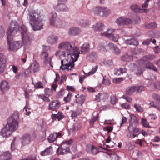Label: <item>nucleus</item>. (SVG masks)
I'll return each mask as SVG.
<instances>
[{
  "label": "nucleus",
  "mask_w": 160,
  "mask_h": 160,
  "mask_svg": "<svg viewBox=\"0 0 160 160\" xmlns=\"http://www.w3.org/2000/svg\"><path fill=\"white\" fill-rule=\"evenodd\" d=\"M85 96L82 95L77 98V102L80 104H82L85 101Z\"/></svg>",
  "instance_id": "e433bc0d"
},
{
  "label": "nucleus",
  "mask_w": 160,
  "mask_h": 160,
  "mask_svg": "<svg viewBox=\"0 0 160 160\" xmlns=\"http://www.w3.org/2000/svg\"><path fill=\"white\" fill-rule=\"evenodd\" d=\"M58 37L56 35H51L48 37L47 42L51 44H53L57 43L58 41Z\"/></svg>",
  "instance_id": "6ab92c4d"
},
{
  "label": "nucleus",
  "mask_w": 160,
  "mask_h": 160,
  "mask_svg": "<svg viewBox=\"0 0 160 160\" xmlns=\"http://www.w3.org/2000/svg\"><path fill=\"white\" fill-rule=\"evenodd\" d=\"M121 98L125 99L127 102L129 103L131 102L132 101V98H131L125 95L122 96Z\"/></svg>",
  "instance_id": "bf43d9fd"
},
{
  "label": "nucleus",
  "mask_w": 160,
  "mask_h": 160,
  "mask_svg": "<svg viewBox=\"0 0 160 160\" xmlns=\"http://www.w3.org/2000/svg\"><path fill=\"white\" fill-rule=\"evenodd\" d=\"M39 68L38 63L36 61H34L31 64L27 70L30 73H35L39 71Z\"/></svg>",
  "instance_id": "0eeeda50"
},
{
  "label": "nucleus",
  "mask_w": 160,
  "mask_h": 160,
  "mask_svg": "<svg viewBox=\"0 0 160 160\" xmlns=\"http://www.w3.org/2000/svg\"><path fill=\"white\" fill-rule=\"evenodd\" d=\"M114 31V30L113 29H109L106 32H105L102 33V36H105L109 38L113 34L112 33Z\"/></svg>",
  "instance_id": "2f4dec72"
},
{
  "label": "nucleus",
  "mask_w": 160,
  "mask_h": 160,
  "mask_svg": "<svg viewBox=\"0 0 160 160\" xmlns=\"http://www.w3.org/2000/svg\"><path fill=\"white\" fill-rule=\"evenodd\" d=\"M98 68V66H96L92 68V70L91 71L88 72V73H84L86 75H87V76H89L90 75H91L94 74L96 72Z\"/></svg>",
  "instance_id": "ea45409f"
},
{
  "label": "nucleus",
  "mask_w": 160,
  "mask_h": 160,
  "mask_svg": "<svg viewBox=\"0 0 160 160\" xmlns=\"http://www.w3.org/2000/svg\"><path fill=\"white\" fill-rule=\"evenodd\" d=\"M102 10V7H97L93 9V12L95 14L101 17L103 16Z\"/></svg>",
  "instance_id": "a878e982"
},
{
  "label": "nucleus",
  "mask_w": 160,
  "mask_h": 160,
  "mask_svg": "<svg viewBox=\"0 0 160 160\" xmlns=\"http://www.w3.org/2000/svg\"><path fill=\"white\" fill-rule=\"evenodd\" d=\"M119 36L117 34H113L109 39L112 40L114 41L115 42H117L118 41Z\"/></svg>",
  "instance_id": "680f3d73"
},
{
  "label": "nucleus",
  "mask_w": 160,
  "mask_h": 160,
  "mask_svg": "<svg viewBox=\"0 0 160 160\" xmlns=\"http://www.w3.org/2000/svg\"><path fill=\"white\" fill-rule=\"evenodd\" d=\"M156 24L155 23H151L145 25L146 28L148 29L154 28H156Z\"/></svg>",
  "instance_id": "6e6d98bb"
},
{
  "label": "nucleus",
  "mask_w": 160,
  "mask_h": 160,
  "mask_svg": "<svg viewBox=\"0 0 160 160\" xmlns=\"http://www.w3.org/2000/svg\"><path fill=\"white\" fill-rule=\"evenodd\" d=\"M116 46L112 43H109L107 46V48L110 49H114Z\"/></svg>",
  "instance_id": "338daca9"
},
{
  "label": "nucleus",
  "mask_w": 160,
  "mask_h": 160,
  "mask_svg": "<svg viewBox=\"0 0 160 160\" xmlns=\"http://www.w3.org/2000/svg\"><path fill=\"white\" fill-rule=\"evenodd\" d=\"M96 98L94 99L95 101L98 102L101 101H104L108 98V96L106 93H98V94L96 95Z\"/></svg>",
  "instance_id": "2eb2a0df"
},
{
  "label": "nucleus",
  "mask_w": 160,
  "mask_h": 160,
  "mask_svg": "<svg viewBox=\"0 0 160 160\" xmlns=\"http://www.w3.org/2000/svg\"><path fill=\"white\" fill-rule=\"evenodd\" d=\"M145 68L147 69H152L155 71H157V68L150 62H148L146 63L145 66Z\"/></svg>",
  "instance_id": "c756f323"
},
{
  "label": "nucleus",
  "mask_w": 160,
  "mask_h": 160,
  "mask_svg": "<svg viewBox=\"0 0 160 160\" xmlns=\"http://www.w3.org/2000/svg\"><path fill=\"white\" fill-rule=\"evenodd\" d=\"M40 57L45 63H49L52 67H53L51 63L52 58L51 57H48V52L44 51L41 52Z\"/></svg>",
  "instance_id": "423d86ee"
},
{
  "label": "nucleus",
  "mask_w": 160,
  "mask_h": 160,
  "mask_svg": "<svg viewBox=\"0 0 160 160\" xmlns=\"http://www.w3.org/2000/svg\"><path fill=\"white\" fill-rule=\"evenodd\" d=\"M89 45L88 43H85L81 47V51L83 53H85L89 51Z\"/></svg>",
  "instance_id": "7c9ffc66"
},
{
  "label": "nucleus",
  "mask_w": 160,
  "mask_h": 160,
  "mask_svg": "<svg viewBox=\"0 0 160 160\" xmlns=\"http://www.w3.org/2000/svg\"><path fill=\"white\" fill-rule=\"evenodd\" d=\"M36 88H43V84L41 82H39L35 84H33Z\"/></svg>",
  "instance_id": "5fc2aeb1"
},
{
  "label": "nucleus",
  "mask_w": 160,
  "mask_h": 160,
  "mask_svg": "<svg viewBox=\"0 0 160 160\" xmlns=\"http://www.w3.org/2000/svg\"><path fill=\"white\" fill-rule=\"evenodd\" d=\"M80 128V126L78 124H75L73 125L72 130L74 131H76L79 129Z\"/></svg>",
  "instance_id": "774afa93"
},
{
  "label": "nucleus",
  "mask_w": 160,
  "mask_h": 160,
  "mask_svg": "<svg viewBox=\"0 0 160 160\" xmlns=\"http://www.w3.org/2000/svg\"><path fill=\"white\" fill-rule=\"evenodd\" d=\"M80 29L76 27H72L71 28L69 31V34L71 36L76 35L80 32Z\"/></svg>",
  "instance_id": "4be33fe9"
},
{
  "label": "nucleus",
  "mask_w": 160,
  "mask_h": 160,
  "mask_svg": "<svg viewBox=\"0 0 160 160\" xmlns=\"http://www.w3.org/2000/svg\"><path fill=\"white\" fill-rule=\"evenodd\" d=\"M104 27V25L101 23H98L93 26V29L95 31H102Z\"/></svg>",
  "instance_id": "393cba45"
},
{
  "label": "nucleus",
  "mask_w": 160,
  "mask_h": 160,
  "mask_svg": "<svg viewBox=\"0 0 160 160\" xmlns=\"http://www.w3.org/2000/svg\"><path fill=\"white\" fill-rule=\"evenodd\" d=\"M134 106L137 111L140 112H142L143 111V108L139 104H135L134 105Z\"/></svg>",
  "instance_id": "864d4df0"
},
{
  "label": "nucleus",
  "mask_w": 160,
  "mask_h": 160,
  "mask_svg": "<svg viewBox=\"0 0 160 160\" xmlns=\"http://www.w3.org/2000/svg\"><path fill=\"white\" fill-rule=\"evenodd\" d=\"M86 150L88 153L94 155L96 154L99 152L96 147L90 144L87 145Z\"/></svg>",
  "instance_id": "4468645a"
},
{
  "label": "nucleus",
  "mask_w": 160,
  "mask_h": 160,
  "mask_svg": "<svg viewBox=\"0 0 160 160\" xmlns=\"http://www.w3.org/2000/svg\"><path fill=\"white\" fill-rule=\"evenodd\" d=\"M132 21L129 18H124V25H128L132 23Z\"/></svg>",
  "instance_id": "052dcab7"
},
{
  "label": "nucleus",
  "mask_w": 160,
  "mask_h": 160,
  "mask_svg": "<svg viewBox=\"0 0 160 160\" xmlns=\"http://www.w3.org/2000/svg\"><path fill=\"white\" fill-rule=\"evenodd\" d=\"M124 18L120 17L116 20V22L119 25H124Z\"/></svg>",
  "instance_id": "a19ab883"
},
{
  "label": "nucleus",
  "mask_w": 160,
  "mask_h": 160,
  "mask_svg": "<svg viewBox=\"0 0 160 160\" xmlns=\"http://www.w3.org/2000/svg\"><path fill=\"white\" fill-rule=\"evenodd\" d=\"M19 29V26L17 24L14 22H12L10 26L8 31L9 32H11L12 34H16Z\"/></svg>",
  "instance_id": "f8f14e48"
},
{
  "label": "nucleus",
  "mask_w": 160,
  "mask_h": 160,
  "mask_svg": "<svg viewBox=\"0 0 160 160\" xmlns=\"http://www.w3.org/2000/svg\"><path fill=\"white\" fill-rule=\"evenodd\" d=\"M130 8L134 12H137L138 11L139 8L137 5H132L130 7Z\"/></svg>",
  "instance_id": "e2e57ef3"
},
{
  "label": "nucleus",
  "mask_w": 160,
  "mask_h": 160,
  "mask_svg": "<svg viewBox=\"0 0 160 160\" xmlns=\"http://www.w3.org/2000/svg\"><path fill=\"white\" fill-rule=\"evenodd\" d=\"M160 86V83L158 82H154L151 84V86L154 87L155 89L158 88V87Z\"/></svg>",
  "instance_id": "69168bd1"
},
{
  "label": "nucleus",
  "mask_w": 160,
  "mask_h": 160,
  "mask_svg": "<svg viewBox=\"0 0 160 160\" xmlns=\"http://www.w3.org/2000/svg\"><path fill=\"white\" fill-rule=\"evenodd\" d=\"M141 122L142 125L144 127L147 128L150 127L148 122L146 119L142 118Z\"/></svg>",
  "instance_id": "603ef678"
},
{
  "label": "nucleus",
  "mask_w": 160,
  "mask_h": 160,
  "mask_svg": "<svg viewBox=\"0 0 160 160\" xmlns=\"http://www.w3.org/2000/svg\"><path fill=\"white\" fill-rule=\"evenodd\" d=\"M131 118L130 120V123H137L138 122L137 119L136 117L133 115H132L130 116Z\"/></svg>",
  "instance_id": "4d7b16f0"
},
{
  "label": "nucleus",
  "mask_w": 160,
  "mask_h": 160,
  "mask_svg": "<svg viewBox=\"0 0 160 160\" xmlns=\"http://www.w3.org/2000/svg\"><path fill=\"white\" fill-rule=\"evenodd\" d=\"M61 103L58 100H54L49 103L48 109L49 110H54L60 108Z\"/></svg>",
  "instance_id": "9b49d317"
},
{
  "label": "nucleus",
  "mask_w": 160,
  "mask_h": 160,
  "mask_svg": "<svg viewBox=\"0 0 160 160\" xmlns=\"http://www.w3.org/2000/svg\"><path fill=\"white\" fill-rule=\"evenodd\" d=\"M72 95V93L71 92L68 93L67 96L64 97V101L66 103L69 102L71 100Z\"/></svg>",
  "instance_id": "49530a36"
},
{
  "label": "nucleus",
  "mask_w": 160,
  "mask_h": 160,
  "mask_svg": "<svg viewBox=\"0 0 160 160\" xmlns=\"http://www.w3.org/2000/svg\"><path fill=\"white\" fill-rule=\"evenodd\" d=\"M135 86H132L127 88L125 91L126 94L128 95H132L135 92Z\"/></svg>",
  "instance_id": "c85d7f7f"
},
{
  "label": "nucleus",
  "mask_w": 160,
  "mask_h": 160,
  "mask_svg": "<svg viewBox=\"0 0 160 160\" xmlns=\"http://www.w3.org/2000/svg\"><path fill=\"white\" fill-rule=\"evenodd\" d=\"M98 115H97L96 116L93 117L92 118L90 122V127H91L93 126L94 122L98 120Z\"/></svg>",
  "instance_id": "de8ad7c7"
},
{
  "label": "nucleus",
  "mask_w": 160,
  "mask_h": 160,
  "mask_svg": "<svg viewBox=\"0 0 160 160\" xmlns=\"http://www.w3.org/2000/svg\"><path fill=\"white\" fill-rule=\"evenodd\" d=\"M102 63L108 66H110L113 64L112 60H105L102 61Z\"/></svg>",
  "instance_id": "37998d69"
},
{
  "label": "nucleus",
  "mask_w": 160,
  "mask_h": 160,
  "mask_svg": "<svg viewBox=\"0 0 160 160\" xmlns=\"http://www.w3.org/2000/svg\"><path fill=\"white\" fill-rule=\"evenodd\" d=\"M0 88L2 92L4 93L9 88V86L8 82L6 80H3L0 83Z\"/></svg>",
  "instance_id": "dca6fc26"
},
{
  "label": "nucleus",
  "mask_w": 160,
  "mask_h": 160,
  "mask_svg": "<svg viewBox=\"0 0 160 160\" xmlns=\"http://www.w3.org/2000/svg\"><path fill=\"white\" fill-rule=\"evenodd\" d=\"M128 131L130 133L129 135H127L129 138H133L137 137L141 133L140 129L130 124L128 127Z\"/></svg>",
  "instance_id": "20e7f679"
},
{
  "label": "nucleus",
  "mask_w": 160,
  "mask_h": 160,
  "mask_svg": "<svg viewBox=\"0 0 160 160\" xmlns=\"http://www.w3.org/2000/svg\"><path fill=\"white\" fill-rule=\"evenodd\" d=\"M31 142V136L28 134L23 135L22 139V143L24 145H26L29 144Z\"/></svg>",
  "instance_id": "a211bd4d"
},
{
  "label": "nucleus",
  "mask_w": 160,
  "mask_h": 160,
  "mask_svg": "<svg viewBox=\"0 0 160 160\" xmlns=\"http://www.w3.org/2000/svg\"><path fill=\"white\" fill-rule=\"evenodd\" d=\"M6 63V58L2 53H0V72H3Z\"/></svg>",
  "instance_id": "1a4fd4ad"
},
{
  "label": "nucleus",
  "mask_w": 160,
  "mask_h": 160,
  "mask_svg": "<svg viewBox=\"0 0 160 160\" xmlns=\"http://www.w3.org/2000/svg\"><path fill=\"white\" fill-rule=\"evenodd\" d=\"M39 14L34 12H31L28 15V18L29 23L34 31L38 30L42 28L43 19Z\"/></svg>",
  "instance_id": "7ed1b4c3"
},
{
  "label": "nucleus",
  "mask_w": 160,
  "mask_h": 160,
  "mask_svg": "<svg viewBox=\"0 0 160 160\" xmlns=\"http://www.w3.org/2000/svg\"><path fill=\"white\" fill-rule=\"evenodd\" d=\"M149 105L151 107H154L157 108L160 111V107H157L154 102L151 101L149 103Z\"/></svg>",
  "instance_id": "0e129e2a"
},
{
  "label": "nucleus",
  "mask_w": 160,
  "mask_h": 160,
  "mask_svg": "<svg viewBox=\"0 0 160 160\" xmlns=\"http://www.w3.org/2000/svg\"><path fill=\"white\" fill-rule=\"evenodd\" d=\"M19 119V114L18 112L14 113L9 120L5 127L0 132L1 135L7 138L9 136L13 131L16 130L18 127V120Z\"/></svg>",
  "instance_id": "f03ea898"
},
{
  "label": "nucleus",
  "mask_w": 160,
  "mask_h": 160,
  "mask_svg": "<svg viewBox=\"0 0 160 160\" xmlns=\"http://www.w3.org/2000/svg\"><path fill=\"white\" fill-rule=\"evenodd\" d=\"M12 156L8 151L3 152L0 155V160H8L12 158Z\"/></svg>",
  "instance_id": "aec40b11"
},
{
  "label": "nucleus",
  "mask_w": 160,
  "mask_h": 160,
  "mask_svg": "<svg viewBox=\"0 0 160 160\" xmlns=\"http://www.w3.org/2000/svg\"><path fill=\"white\" fill-rule=\"evenodd\" d=\"M102 83L105 85L109 86L111 84V82L108 78H106V76L103 77Z\"/></svg>",
  "instance_id": "c03bdc74"
},
{
  "label": "nucleus",
  "mask_w": 160,
  "mask_h": 160,
  "mask_svg": "<svg viewBox=\"0 0 160 160\" xmlns=\"http://www.w3.org/2000/svg\"><path fill=\"white\" fill-rule=\"evenodd\" d=\"M135 91L139 93L145 90V87L143 86H135Z\"/></svg>",
  "instance_id": "58836bf2"
},
{
  "label": "nucleus",
  "mask_w": 160,
  "mask_h": 160,
  "mask_svg": "<svg viewBox=\"0 0 160 160\" xmlns=\"http://www.w3.org/2000/svg\"><path fill=\"white\" fill-rule=\"evenodd\" d=\"M121 59L123 61L129 62L133 60V57L131 55L126 54L122 56Z\"/></svg>",
  "instance_id": "cd10ccee"
},
{
  "label": "nucleus",
  "mask_w": 160,
  "mask_h": 160,
  "mask_svg": "<svg viewBox=\"0 0 160 160\" xmlns=\"http://www.w3.org/2000/svg\"><path fill=\"white\" fill-rule=\"evenodd\" d=\"M33 38V36L29 34V33L25 34L22 36V40L23 42L27 44H31Z\"/></svg>",
  "instance_id": "ddd939ff"
},
{
  "label": "nucleus",
  "mask_w": 160,
  "mask_h": 160,
  "mask_svg": "<svg viewBox=\"0 0 160 160\" xmlns=\"http://www.w3.org/2000/svg\"><path fill=\"white\" fill-rule=\"evenodd\" d=\"M8 45L9 50L16 51L22 47V42L21 41L14 42L8 44Z\"/></svg>",
  "instance_id": "39448f33"
},
{
  "label": "nucleus",
  "mask_w": 160,
  "mask_h": 160,
  "mask_svg": "<svg viewBox=\"0 0 160 160\" xmlns=\"http://www.w3.org/2000/svg\"><path fill=\"white\" fill-rule=\"evenodd\" d=\"M58 47L65 51H62L59 50L57 51L55 53L57 56L60 57L62 55L67 56V58L61 61L60 69L62 70H71L74 67V62L77 60L79 57V53L78 48L74 47L71 43L67 42H62L58 45Z\"/></svg>",
  "instance_id": "f257e3e1"
},
{
  "label": "nucleus",
  "mask_w": 160,
  "mask_h": 160,
  "mask_svg": "<svg viewBox=\"0 0 160 160\" xmlns=\"http://www.w3.org/2000/svg\"><path fill=\"white\" fill-rule=\"evenodd\" d=\"M73 142V140L72 139H70L69 140H64L61 144H63L64 146L66 145H70L72 144Z\"/></svg>",
  "instance_id": "8fccbe9b"
},
{
  "label": "nucleus",
  "mask_w": 160,
  "mask_h": 160,
  "mask_svg": "<svg viewBox=\"0 0 160 160\" xmlns=\"http://www.w3.org/2000/svg\"><path fill=\"white\" fill-rule=\"evenodd\" d=\"M125 42L126 44L130 45L137 46L139 44L138 41L134 38H131L130 39L126 40Z\"/></svg>",
  "instance_id": "b1692460"
},
{
  "label": "nucleus",
  "mask_w": 160,
  "mask_h": 160,
  "mask_svg": "<svg viewBox=\"0 0 160 160\" xmlns=\"http://www.w3.org/2000/svg\"><path fill=\"white\" fill-rule=\"evenodd\" d=\"M50 24L52 26L59 28H62L64 26L63 22L58 18L55 19L54 21H51Z\"/></svg>",
  "instance_id": "f3484780"
},
{
  "label": "nucleus",
  "mask_w": 160,
  "mask_h": 160,
  "mask_svg": "<svg viewBox=\"0 0 160 160\" xmlns=\"http://www.w3.org/2000/svg\"><path fill=\"white\" fill-rule=\"evenodd\" d=\"M52 148L51 146H50L48 148H47L44 151H42L41 152V155L42 156H45L50 154L51 151L50 149Z\"/></svg>",
  "instance_id": "72a5a7b5"
},
{
  "label": "nucleus",
  "mask_w": 160,
  "mask_h": 160,
  "mask_svg": "<svg viewBox=\"0 0 160 160\" xmlns=\"http://www.w3.org/2000/svg\"><path fill=\"white\" fill-rule=\"evenodd\" d=\"M110 98L111 102L112 104H115L118 101V99L115 95H112Z\"/></svg>",
  "instance_id": "a18cd8bd"
},
{
  "label": "nucleus",
  "mask_w": 160,
  "mask_h": 160,
  "mask_svg": "<svg viewBox=\"0 0 160 160\" xmlns=\"http://www.w3.org/2000/svg\"><path fill=\"white\" fill-rule=\"evenodd\" d=\"M102 8L103 10L102 12H103V16H107L110 13V10L107 8L102 7Z\"/></svg>",
  "instance_id": "4c0bfd02"
},
{
  "label": "nucleus",
  "mask_w": 160,
  "mask_h": 160,
  "mask_svg": "<svg viewBox=\"0 0 160 160\" xmlns=\"http://www.w3.org/2000/svg\"><path fill=\"white\" fill-rule=\"evenodd\" d=\"M64 116L62 112H59L57 114H53L51 116V117L53 120L58 119V121L64 118Z\"/></svg>",
  "instance_id": "5701e85b"
},
{
  "label": "nucleus",
  "mask_w": 160,
  "mask_h": 160,
  "mask_svg": "<svg viewBox=\"0 0 160 160\" xmlns=\"http://www.w3.org/2000/svg\"><path fill=\"white\" fill-rule=\"evenodd\" d=\"M69 148L64 146L63 144H61L60 147H59L57 150V154L58 155L67 153L70 152Z\"/></svg>",
  "instance_id": "6e6552de"
},
{
  "label": "nucleus",
  "mask_w": 160,
  "mask_h": 160,
  "mask_svg": "<svg viewBox=\"0 0 160 160\" xmlns=\"http://www.w3.org/2000/svg\"><path fill=\"white\" fill-rule=\"evenodd\" d=\"M20 28L21 29L22 31L21 34L22 36L23 35H24L25 34H27L28 33L27 32V30L26 27L24 25H22L21 26Z\"/></svg>",
  "instance_id": "3c124183"
},
{
  "label": "nucleus",
  "mask_w": 160,
  "mask_h": 160,
  "mask_svg": "<svg viewBox=\"0 0 160 160\" xmlns=\"http://www.w3.org/2000/svg\"><path fill=\"white\" fill-rule=\"evenodd\" d=\"M152 97L154 100L158 103L160 105V96L158 94L153 93L152 95Z\"/></svg>",
  "instance_id": "c9c22d12"
},
{
  "label": "nucleus",
  "mask_w": 160,
  "mask_h": 160,
  "mask_svg": "<svg viewBox=\"0 0 160 160\" xmlns=\"http://www.w3.org/2000/svg\"><path fill=\"white\" fill-rule=\"evenodd\" d=\"M15 34H12L11 32H7V44H9L11 43V42L13 40V36L15 35Z\"/></svg>",
  "instance_id": "f704fd0d"
},
{
  "label": "nucleus",
  "mask_w": 160,
  "mask_h": 160,
  "mask_svg": "<svg viewBox=\"0 0 160 160\" xmlns=\"http://www.w3.org/2000/svg\"><path fill=\"white\" fill-rule=\"evenodd\" d=\"M57 14L56 12H52L50 14V17H51L50 18V22H52L54 21L55 20V19H56V18L57 17Z\"/></svg>",
  "instance_id": "79ce46f5"
},
{
  "label": "nucleus",
  "mask_w": 160,
  "mask_h": 160,
  "mask_svg": "<svg viewBox=\"0 0 160 160\" xmlns=\"http://www.w3.org/2000/svg\"><path fill=\"white\" fill-rule=\"evenodd\" d=\"M143 58L146 60H151L155 58V56L152 55H148L144 56Z\"/></svg>",
  "instance_id": "13d9d810"
},
{
  "label": "nucleus",
  "mask_w": 160,
  "mask_h": 160,
  "mask_svg": "<svg viewBox=\"0 0 160 160\" xmlns=\"http://www.w3.org/2000/svg\"><path fill=\"white\" fill-rule=\"evenodd\" d=\"M97 55L96 52H92L87 57V59L91 61H94L97 59Z\"/></svg>",
  "instance_id": "bb28decb"
},
{
  "label": "nucleus",
  "mask_w": 160,
  "mask_h": 160,
  "mask_svg": "<svg viewBox=\"0 0 160 160\" xmlns=\"http://www.w3.org/2000/svg\"><path fill=\"white\" fill-rule=\"evenodd\" d=\"M79 24L83 27L88 26L90 24V22L88 20L82 19L79 21Z\"/></svg>",
  "instance_id": "473e14b6"
},
{
  "label": "nucleus",
  "mask_w": 160,
  "mask_h": 160,
  "mask_svg": "<svg viewBox=\"0 0 160 160\" xmlns=\"http://www.w3.org/2000/svg\"><path fill=\"white\" fill-rule=\"evenodd\" d=\"M54 9L58 11H67L68 10V8L65 4H58L54 7Z\"/></svg>",
  "instance_id": "412c9836"
},
{
  "label": "nucleus",
  "mask_w": 160,
  "mask_h": 160,
  "mask_svg": "<svg viewBox=\"0 0 160 160\" xmlns=\"http://www.w3.org/2000/svg\"><path fill=\"white\" fill-rule=\"evenodd\" d=\"M44 91L46 95L48 96H52L53 94V91L52 89L49 88L46 89Z\"/></svg>",
  "instance_id": "09e8293b"
},
{
  "label": "nucleus",
  "mask_w": 160,
  "mask_h": 160,
  "mask_svg": "<svg viewBox=\"0 0 160 160\" xmlns=\"http://www.w3.org/2000/svg\"><path fill=\"white\" fill-rule=\"evenodd\" d=\"M62 135L60 132H55L50 135L48 138V142L52 143L55 141L58 138H61Z\"/></svg>",
  "instance_id": "9d476101"
}]
</instances>
